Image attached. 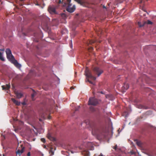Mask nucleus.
<instances>
[{
  "label": "nucleus",
  "instance_id": "13",
  "mask_svg": "<svg viewBox=\"0 0 156 156\" xmlns=\"http://www.w3.org/2000/svg\"><path fill=\"white\" fill-rule=\"evenodd\" d=\"M11 100L13 102V103L15 104L16 105L19 106L20 105V102L18 101H17L14 98H12L11 99Z\"/></svg>",
  "mask_w": 156,
  "mask_h": 156
},
{
  "label": "nucleus",
  "instance_id": "44",
  "mask_svg": "<svg viewBox=\"0 0 156 156\" xmlns=\"http://www.w3.org/2000/svg\"><path fill=\"white\" fill-rule=\"evenodd\" d=\"M103 8H105L106 7H105V6H103Z\"/></svg>",
  "mask_w": 156,
  "mask_h": 156
},
{
  "label": "nucleus",
  "instance_id": "14",
  "mask_svg": "<svg viewBox=\"0 0 156 156\" xmlns=\"http://www.w3.org/2000/svg\"><path fill=\"white\" fill-rule=\"evenodd\" d=\"M16 97L18 98H20L23 96V94L21 93L16 92L15 93Z\"/></svg>",
  "mask_w": 156,
  "mask_h": 156
},
{
  "label": "nucleus",
  "instance_id": "15",
  "mask_svg": "<svg viewBox=\"0 0 156 156\" xmlns=\"http://www.w3.org/2000/svg\"><path fill=\"white\" fill-rule=\"evenodd\" d=\"M87 144V146H86L87 147L89 148L90 147H91V148L93 147L92 144L91 142H88L86 144Z\"/></svg>",
  "mask_w": 156,
  "mask_h": 156
},
{
  "label": "nucleus",
  "instance_id": "24",
  "mask_svg": "<svg viewBox=\"0 0 156 156\" xmlns=\"http://www.w3.org/2000/svg\"><path fill=\"white\" fill-rule=\"evenodd\" d=\"M138 25L139 27H141L144 26V25L143 24H141L140 22H139L138 23Z\"/></svg>",
  "mask_w": 156,
  "mask_h": 156
},
{
  "label": "nucleus",
  "instance_id": "23",
  "mask_svg": "<svg viewBox=\"0 0 156 156\" xmlns=\"http://www.w3.org/2000/svg\"><path fill=\"white\" fill-rule=\"evenodd\" d=\"M36 93L35 92H34L32 94H31V98L32 100H34V97L36 95Z\"/></svg>",
  "mask_w": 156,
  "mask_h": 156
},
{
  "label": "nucleus",
  "instance_id": "36",
  "mask_svg": "<svg viewBox=\"0 0 156 156\" xmlns=\"http://www.w3.org/2000/svg\"><path fill=\"white\" fill-rule=\"evenodd\" d=\"M131 154H134V153L133 152L131 151Z\"/></svg>",
  "mask_w": 156,
  "mask_h": 156
},
{
  "label": "nucleus",
  "instance_id": "28",
  "mask_svg": "<svg viewBox=\"0 0 156 156\" xmlns=\"http://www.w3.org/2000/svg\"><path fill=\"white\" fill-rule=\"evenodd\" d=\"M125 0H118V2L119 3H122Z\"/></svg>",
  "mask_w": 156,
  "mask_h": 156
},
{
  "label": "nucleus",
  "instance_id": "39",
  "mask_svg": "<svg viewBox=\"0 0 156 156\" xmlns=\"http://www.w3.org/2000/svg\"><path fill=\"white\" fill-rule=\"evenodd\" d=\"M20 6H22L23 5V4L22 3H20Z\"/></svg>",
  "mask_w": 156,
  "mask_h": 156
},
{
  "label": "nucleus",
  "instance_id": "46",
  "mask_svg": "<svg viewBox=\"0 0 156 156\" xmlns=\"http://www.w3.org/2000/svg\"><path fill=\"white\" fill-rule=\"evenodd\" d=\"M39 120H40V121H41V120L40 119H39Z\"/></svg>",
  "mask_w": 156,
  "mask_h": 156
},
{
  "label": "nucleus",
  "instance_id": "29",
  "mask_svg": "<svg viewBox=\"0 0 156 156\" xmlns=\"http://www.w3.org/2000/svg\"><path fill=\"white\" fill-rule=\"evenodd\" d=\"M87 81L89 82L90 83H91V84H94L93 82H92V81H91L90 80H89V79H88L87 80Z\"/></svg>",
  "mask_w": 156,
  "mask_h": 156
},
{
  "label": "nucleus",
  "instance_id": "32",
  "mask_svg": "<svg viewBox=\"0 0 156 156\" xmlns=\"http://www.w3.org/2000/svg\"><path fill=\"white\" fill-rule=\"evenodd\" d=\"M30 152H28L27 154V156H30Z\"/></svg>",
  "mask_w": 156,
  "mask_h": 156
},
{
  "label": "nucleus",
  "instance_id": "18",
  "mask_svg": "<svg viewBox=\"0 0 156 156\" xmlns=\"http://www.w3.org/2000/svg\"><path fill=\"white\" fill-rule=\"evenodd\" d=\"M41 26L42 28L43 27H45V28H48V25L46 23H44L43 22H42L41 23Z\"/></svg>",
  "mask_w": 156,
  "mask_h": 156
},
{
  "label": "nucleus",
  "instance_id": "47",
  "mask_svg": "<svg viewBox=\"0 0 156 156\" xmlns=\"http://www.w3.org/2000/svg\"><path fill=\"white\" fill-rule=\"evenodd\" d=\"M88 156V155H86V156Z\"/></svg>",
  "mask_w": 156,
  "mask_h": 156
},
{
  "label": "nucleus",
  "instance_id": "38",
  "mask_svg": "<svg viewBox=\"0 0 156 156\" xmlns=\"http://www.w3.org/2000/svg\"><path fill=\"white\" fill-rule=\"evenodd\" d=\"M111 114V113L110 112H109L108 114V115L110 116V115Z\"/></svg>",
  "mask_w": 156,
  "mask_h": 156
},
{
  "label": "nucleus",
  "instance_id": "8",
  "mask_svg": "<svg viewBox=\"0 0 156 156\" xmlns=\"http://www.w3.org/2000/svg\"><path fill=\"white\" fill-rule=\"evenodd\" d=\"M48 11L51 14H56V12L55 11V9L54 6H50L48 8Z\"/></svg>",
  "mask_w": 156,
  "mask_h": 156
},
{
  "label": "nucleus",
  "instance_id": "25",
  "mask_svg": "<svg viewBox=\"0 0 156 156\" xmlns=\"http://www.w3.org/2000/svg\"><path fill=\"white\" fill-rule=\"evenodd\" d=\"M147 23L148 24H152L153 23L152 22L149 20H148L147 21Z\"/></svg>",
  "mask_w": 156,
  "mask_h": 156
},
{
  "label": "nucleus",
  "instance_id": "41",
  "mask_svg": "<svg viewBox=\"0 0 156 156\" xmlns=\"http://www.w3.org/2000/svg\"><path fill=\"white\" fill-rule=\"evenodd\" d=\"M51 151V153H52V154H54L53 152L52 151Z\"/></svg>",
  "mask_w": 156,
  "mask_h": 156
},
{
  "label": "nucleus",
  "instance_id": "1",
  "mask_svg": "<svg viewBox=\"0 0 156 156\" xmlns=\"http://www.w3.org/2000/svg\"><path fill=\"white\" fill-rule=\"evenodd\" d=\"M90 126L92 128V133L93 135L97 136L101 139L106 137L108 134V133L106 128L104 127H98L94 125L92 126L90 124Z\"/></svg>",
  "mask_w": 156,
  "mask_h": 156
},
{
  "label": "nucleus",
  "instance_id": "37",
  "mask_svg": "<svg viewBox=\"0 0 156 156\" xmlns=\"http://www.w3.org/2000/svg\"><path fill=\"white\" fill-rule=\"evenodd\" d=\"M140 107H139V108H143V107L142 106V105H140Z\"/></svg>",
  "mask_w": 156,
  "mask_h": 156
},
{
  "label": "nucleus",
  "instance_id": "17",
  "mask_svg": "<svg viewBox=\"0 0 156 156\" xmlns=\"http://www.w3.org/2000/svg\"><path fill=\"white\" fill-rule=\"evenodd\" d=\"M135 141L136 142V144L138 146H139L140 147H141L142 144L141 142L138 141L137 140H135Z\"/></svg>",
  "mask_w": 156,
  "mask_h": 156
},
{
  "label": "nucleus",
  "instance_id": "2",
  "mask_svg": "<svg viewBox=\"0 0 156 156\" xmlns=\"http://www.w3.org/2000/svg\"><path fill=\"white\" fill-rule=\"evenodd\" d=\"M5 52L7 58L9 60L14 64L17 68H20L21 67V65L15 59L12 54L11 50L9 48H7L6 49Z\"/></svg>",
  "mask_w": 156,
  "mask_h": 156
},
{
  "label": "nucleus",
  "instance_id": "30",
  "mask_svg": "<svg viewBox=\"0 0 156 156\" xmlns=\"http://www.w3.org/2000/svg\"><path fill=\"white\" fill-rule=\"evenodd\" d=\"M90 108L91 109V111H94V108H93L92 107H91Z\"/></svg>",
  "mask_w": 156,
  "mask_h": 156
},
{
  "label": "nucleus",
  "instance_id": "16",
  "mask_svg": "<svg viewBox=\"0 0 156 156\" xmlns=\"http://www.w3.org/2000/svg\"><path fill=\"white\" fill-rule=\"evenodd\" d=\"M3 90H8L10 87V85L9 84H6L5 87L4 86H2Z\"/></svg>",
  "mask_w": 156,
  "mask_h": 156
},
{
  "label": "nucleus",
  "instance_id": "35",
  "mask_svg": "<svg viewBox=\"0 0 156 156\" xmlns=\"http://www.w3.org/2000/svg\"><path fill=\"white\" fill-rule=\"evenodd\" d=\"M5 50V49H0V51H4Z\"/></svg>",
  "mask_w": 156,
  "mask_h": 156
},
{
  "label": "nucleus",
  "instance_id": "43",
  "mask_svg": "<svg viewBox=\"0 0 156 156\" xmlns=\"http://www.w3.org/2000/svg\"><path fill=\"white\" fill-rule=\"evenodd\" d=\"M143 6H142V7H141L142 8V9L143 10V11H144V10L143 9Z\"/></svg>",
  "mask_w": 156,
  "mask_h": 156
},
{
  "label": "nucleus",
  "instance_id": "11",
  "mask_svg": "<svg viewBox=\"0 0 156 156\" xmlns=\"http://www.w3.org/2000/svg\"><path fill=\"white\" fill-rule=\"evenodd\" d=\"M129 87V84L127 83H125L124 84L123 86L122 87V89L124 91L127 90Z\"/></svg>",
  "mask_w": 156,
  "mask_h": 156
},
{
  "label": "nucleus",
  "instance_id": "10",
  "mask_svg": "<svg viewBox=\"0 0 156 156\" xmlns=\"http://www.w3.org/2000/svg\"><path fill=\"white\" fill-rule=\"evenodd\" d=\"M55 2L58 4H62L64 7L66 6L67 5V4L65 2H64L63 1H61V0H56Z\"/></svg>",
  "mask_w": 156,
  "mask_h": 156
},
{
  "label": "nucleus",
  "instance_id": "33",
  "mask_svg": "<svg viewBox=\"0 0 156 156\" xmlns=\"http://www.w3.org/2000/svg\"><path fill=\"white\" fill-rule=\"evenodd\" d=\"M68 2L69 3L68 4H70V3L71 1V0H67Z\"/></svg>",
  "mask_w": 156,
  "mask_h": 156
},
{
  "label": "nucleus",
  "instance_id": "45",
  "mask_svg": "<svg viewBox=\"0 0 156 156\" xmlns=\"http://www.w3.org/2000/svg\"><path fill=\"white\" fill-rule=\"evenodd\" d=\"M70 88H71V89H73V87H71Z\"/></svg>",
  "mask_w": 156,
  "mask_h": 156
},
{
  "label": "nucleus",
  "instance_id": "34",
  "mask_svg": "<svg viewBox=\"0 0 156 156\" xmlns=\"http://www.w3.org/2000/svg\"><path fill=\"white\" fill-rule=\"evenodd\" d=\"M22 104L23 105H26V103L25 102H23L22 103Z\"/></svg>",
  "mask_w": 156,
  "mask_h": 156
},
{
  "label": "nucleus",
  "instance_id": "26",
  "mask_svg": "<svg viewBox=\"0 0 156 156\" xmlns=\"http://www.w3.org/2000/svg\"><path fill=\"white\" fill-rule=\"evenodd\" d=\"M41 141H42L43 142L45 143V139L44 138H42L41 139Z\"/></svg>",
  "mask_w": 156,
  "mask_h": 156
},
{
  "label": "nucleus",
  "instance_id": "20",
  "mask_svg": "<svg viewBox=\"0 0 156 156\" xmlns=\"http://www.w3.org/2000/svg\"><path fill=\"white\" fill-rule=\"evenodd\" d=\"M144 3V0H139V3H140V6L142 7L143 6Z\"/></svg>",
  "mask_w": 156,
  "mask_h": 156
},
{
  "label": "nucleus",
  "instance_id": "31",
  "mask_svg": "<svg viewBox=\"0 0 156 156\" xmlns=\"http://www.w3.org/2000/svg\"><path fill=\"white\" fill-rule=\"evenodd\" d=\"M117 145H116L115 146L113 147V148L114 149H115V150H116L117 148Z\"/></svg>",
  "mask_w": 156,
  "mask_h": 156
},
{
  "label": "nucleus",
  "instance_id": "40",
  "mask_svg": "<svg viewBox=\"0 0 156 156\" xmlns=\"http://www.w3.org/2000/svg\"><path fill=\"white\" fill-rule=\"evenodd\" d=\"M78 108H76L75 109V111H77L78 110Z\"/></svg>",
  "mask_w": 156,
  "mask_h": 156
},
{
  "label": "nucleus",
  "instance_id": "12",
  "mask_svg": "<svg viewBox=\"0 0 156 156\" xmlns=\"http://www.w3.org/2000/svg\"><path fill=\"white\" fill-rule=\"evenodd\" d=\"M24 147H23L21 150L18 149L16 152L17 154H18L19 155L21 154L24 151Z\"/></svg>",
  "mask_w": 156,
  "mask_h": 156
},
{
  "label": "nucleus",
  "instance_id": "9",
  "mask_svg": "<svg viewBox=\"0 0 156 156\" xmlns=\"http://www.w3.org/2000/svg\"><path fill=\"white\" fill-rule=\"evenodd\" d=\"M75 1L77 2L78 3L80 4L81 5H82L84 6H87V5H85L86 4L87 5L88 4L87 3H85V1L84 0H74Z\"/></svg>",
  "mask_w": 156,
  "mask_h": 156
},
{
  "label": "nucleus",
  "instance_id": "7",
  "mask_svg": "<svg viewBox=\"0 0 156 156\" xmlns=\"http://www.w3.org/2000/svg\"><path fill=\"white\" fill-rule=\"evenodd\" d=\"M71 6L72 5L69 4L68 5L66 8V10L70 13L73 12L75 9V7L74 5H73L72 7H71Z\"/></svg>",
  "mask_w": 156,
  "mask_h": 156
},
{
  "label": "nucleus",
  "instance_id": "6",
  "mask_svg": "<svg viewBox=\"0 0 156 156\" xmlns=\"http://www.w3.org/2000/svg\"><path fill=\"white\" fill-rule=\"evenodd\" d=\"M98 103V100L94 98H90L88 101V105H96Z\"/></svg>",
  "mask_w": 156,
  "mask_h": 156
},
{
  "label": "nucleus",
  "instance_id": "42",
  "mask_svg": "<svg viewBox=\"0 0 156 156\" xmlns=\"http://www.w3.org/2000/svg\"><path fill=\"white\" fill-rule=\"evenodd\" d=\"M25 0H20V2H23Z\"/></svg>",
  "mask_w": 156,
  "mask_h": 156
},
{
  "label": "nucleus",
  "instance_id": "19",
  "mask_svg": "<svg viewBox=\"0 0 156 156\" xmlns=\"http://www.w3.org/2000/svg\"><path fill=\"white\" fill-rule=\"evenodd\" d=\"M3 53L0 51V59L2 61H4L5 59L2 57Z\"/></svg>",
  "mask_w": 156,
  "mask_h": 156
},
{
  "label": "nucleus",
  "instance_id": "27",
  "mask_svg": "<svg viewBox=\"0 0 156 156\" xmlns=\"http://www.w3.org/2000/svg\"><path fill=\"white\" fill-rule=\"evenodd\" d=\"M93 50V48L90 47L89 48V50L90 51H91Z\"/></svg>",
  "mask_w": 156,
  "mask_h": 156
},
{
  "label": "nucleus",
  "instance_id": "21",
  "mask_svg": "<svg viewBox=\"0 0 156 156\" xmlns=\"http://www.w3.org/2000/svg\"><path fill=\"white\" fill-rule=\"evenodd\" d=\"M95 42V41L94 40H89L87 42V44H91Z\"/></svg>",
  "mask_w": 156,
  "mask_h": 156
},
{
  "label": "nucleus",
  "instance_id": "22",
  "mask_svg": "<svg viewBox=\"0 0 156 156\" xmlns=\"http://www.w3.org/2000/svg\"><path fill=\"white\" fill-rule=\"evenodd\" d=\"M60 15L61 17L63 19H65L66 18V15L65 13H61L60 14Z\"/></svg>",
  "mask_w": 156,
  "mask_h": 156
},
{
  "label": "nucleus",
  "instance_id": "3",
  "mask_svg": "<svg viewBox=\"0 0 156 156\" xmlns=\"http://www.w3.org/2000/svg\"><path fill=\"white\" fill-rule=\"evenodd\" d=\"M52 112V111L51 109H45V111L43 112L42 114L40 115L42 118L46 119L47 117H48V119H50L51 117L50 115H48Z\"/></svg>",
  "mask_w": 156,
  "mask_h": 156
},
{
  "label": "nucleus",
  "instance_id": "4",
  "mask_svg": "<svg viewBox=\"0 0 156 156\" xmlns=\"http://www.w3.org/2000/svg\"><path fill=\"white\" fill-rule=\"evenodd\" d=\"M85 74L87 78H90L94 80H96V77L92 75L91 72L87 68H86V70L85 71Z\"/></svg>",
  "mask_w": 156,
  "mask_h": 156
},
{
  "label": "nucleus",
  "instance_id": "5",
  "mask_svg": "<svg viewBox=\"0 0 156 156\" xmlns=\"http://www.w3.org/2000/svg\"><path fill=\"white\" fill-rule=\"evenodd\" d=\"M92 71L94 75H97L98 76H99L103 72L101 69L97 67L92 68Z\"/></svg>",
  "mask_w": 156,
  "mask_h": 156
}]
</instances>
